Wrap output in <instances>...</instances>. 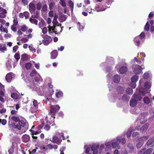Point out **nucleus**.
Returning a JSON list of instances; mask_svg holds the SVG:
<instances>
[{"mask_svg":"<svg viewBox=\"0 0 154 154\" xmlns=\"http://www.w3.org/2000/svg\"><path fill=\"white\" fill-rule=\"evenodd\" d=\"M60 108V107L58 105H51L50 106V112H49V115L51 116V117L53 119V120L49 122L51 126H53L54 125L55 115L56 112L58 111Z\"/></svg>","mask_w":154,"mask_h":154,"instance_id":"1","label":"nucleus"},{"mask_svg":"<svg viewBox=\"0 0 154 154\" xmlns=\"http://www.w3.org/2000/svg\"><path fill=\"white\" fill-rule=\"evenodd\" d=\"M14 127L15 129L20 130L22 128H23V132H25L28 129V124L26 121L24 120H20L18 124L14 123Z\"/></svg>","mask_w":154,"mask_h":154,"instance_id":"2","label":"nucleus"},{"mask_svg":"<svg viewBox=\"0 0 154 154\" xmlns=\"http://www.w3.org/2000/svg\"><path fill=\"white\" fill-rule=\"evenodd\" d=\"M47 27L48 28V31L49 33H55L56 34H60L61 32L63 27H62L61 24H60L53 26H50L49 25Z\"/></svg>","mask_w":154,"mask_h":154,"instance_id":"3","label":"nucleus"},{"mask_svg":"<svg viewBox=\"0 0 154 154\" xmlns=\"http://www.w3.org/2000/svg\"><path fill=\"white\" fill-rule=\"evenodd\" d=\"M32 29L30 28L26 31V34H29L27 35H24V36H27V38L23 37L20 40L22 43H24L28 41L29 38H31L32 37V35L31 33L32 32Z\"/></svg>","mask_w":154,"mask_h":154,"instance_id":"4","label":"nucleus"},{"mask_svg":"<svg viewBox=\"0 0 154 154\" xmlns=\"http://www.w3.org/2000/svg\"><path fill=\"white\" fill-rule=\"evenodd\" d=\"M43 38L44 40L43 42L45 45H48L52 41L51 38L47 35H44Z\"/></svg>","mask_w":154,"mask_h":154,"instance_id":"5","label":"nucleus"},{"mask_svg":"<svg viewBox=\"0 0 154 154\" xmlns=\"http://www.w3.org/2000/svg\"><path fill=\"white\" fill-rule=\"evenodd\" d=\"M106 9V8L105 7L102 3L98 5L95 8V10L97 12L103 11Z\"/></svg>","mask_w":154,"mask_h":154,"instance_id":"6","label":"nucleus"},{"mask_svg":"<svg viewBox=\"0 0 154 154\" xmlns=\"http://www.w3.org/2000/svg\"><path fill=\"white\" fill-rule=\"evenodd\" d=\"M99 145L94 144L92 145L91 149L93 151V154H97L98 152L97 149H99Z\"/></svg>","mask_w":154,"mask_h":154,"instance_id":"7","label":"nucleus"},{"mask_svg":"<svg viewBox=\"0 0 154 154\" xmlns=\"http://www.w3.org/2000/svg\"><path fill=\"white\" fill-rule=\"evenodd\" d=\"M113 1V0H104L102 4L106 8L110 7V6Z\"/></svg>","mask_w":154,"mask_h":154,"instance_id":"8","label":"nucleus"},{"mask_svg":"<svg viewBox=\"0 0 154 154\" xmlns=\"http://www.w3.org/2000/svg\"><path fill=\"white\" fill-rule=\"evenodd\" d=\"M126 149L128 152L130 153H132L134 150V147L133 144L130 143L128 144Z\"/></svg>","mask_w":154,"mask_h":154,"instance_id":"9","label":"nucleus"},{"mask_svg":"<svg viewBox=\"0 0 154 154\" xmlns=\"http://www.w3.org/2000/svg\"><path fill=\"white\" fill-rule=\"evenodd\" d=\"M146 148H144L140 151V153L142 154L145 153V154H149L152 150V149L151 148L148 149L146 151Z\"/></svg>","mask_w":154,"mask_h":154,"instance_id":"10","label":"nucleus"},{"mask_svg":"<svg viewBox=\"0 0 154 154\" xmlns=\"http://www.w3.org/2000/svg\"><path fill=\"white\" fill-rule=\"evenodd\" d=\"M11 97L15 100H19L21 97V96H20V95L17 93L14 92L11 93Z\"/></svg>","mask_w":154,"mask_h":154,"instance_id":"11","label":"nucleus"},{"mask_svg":"<svg viewBox=\"0 0 154 154\" xmlns=\"http://www.w3.org/2000/svg\"><path fill=\"white\" fill-rule=\"evenodd\" d=\"M61 141V139H60L57 136H54L53 137L52 142L54 143H56L59 145L60 144Z\"/></svg>","mask_w":154,"mask_h":154,"instance_id":"12","label":"nucleus"},{"mask_svg":"<svg viewBox=\"0 0 154 154\" xmlns=\"http://www.w3.org/2000/svg\"><path fill=\"white\" fill-rule=\"evenodd\" d=\"M149 127L148 123H146L141 127L140 129V132H145Z\"/></svg>","mask_w":154,"mask_h":154,"instance_id":"13","label":"nucleus"},{"mask_svg":"<svg viewBox=\"0 0 154 154\" xmlns=\"http://www.w3.org/2000/svg\"><path fill=\"white\" fill-rule=\"evenodd\" d=\"M22 139L23 142L26 143L30 140V137L29 135L25 134L22 136Z\"/></svg>","mask_w":154,"mask_h":154,"instance_id":"14","label":"nucleus"},{"mask_svg":"<svg viewBox=\"0 0 154 154\" xmlns=\"http://www.w3.org/2000/svg\"><path fill=\"white\" fill-rule=\"evenodd\" d=\"M128 70L127 67L125 66H122L120 67L119 69V71L120 73L124 74L127 72Z\"/></svg>","mask_w":154,"mask_h":154,"instance_id":"15","label":"nucleus"},{"mask_svg":"<svg viewBox=\"0 0 154 154\" xmlns=\"http://www.w3.org/2000/svg\"><path fill=\"white\" fill-rule=\"evenodd\" d=\"M29 9L30 12L32 11V12H35V7L34 4L33 3H30L29 5Z\"/></svg>","mask_w":154,"mask_h":154,"instance_id":"16","label":"nucleus"},{"mask_svg":"<svg viewBox=\"0 0 154 154\" xmlns=\"http://www.w3.org/2000/svg\"><path fill=\"white\" fill-rule=\"evenodd\" d=\"M67 18V16L65 15H61L58 18L59 21L62 22L65 21Z\"/></svg>","mask_w":154,"mask_h":154,"instance_id":"17","label":"nucleus"},{"mask_svg":"<svg viewBox=\"0 0 154 154\" xmlns=\"http://www.w3.org/2000/svg\"><path fill=\"white\" fill-rule=\"evenodd\" d=\"M133 96L134 99L137 101L140 100L142 98L140 94L138 93L134 94Z\"/></svg>","mask_w":154,"mask_h":154,"instance_id":"18","label":"nucleus"},{"mask_svg":"<svg viewBox=\"0 0 154 154\" xmlns=\"http://www.w3.org/2000/svg\"><path fill=\"white\" fill-rule=\"evenodd\" d=\"M58 53L57 50H54L51 52V58L52 59H55L57 56Z\"/></svg>","mask_w":154,"mask_h":154,"instance_id":"19","label":"nucleus"},{"mask_svg":"<svg viewBox=\"0 0 154 154\" xmlns=\"http://www.w3.org/2000/svg\"><path fill=\"white\" fill-rule=\"evenodd\" d=\"M113 80L115 83H118L120 80V75H115L113 77Z\"/></svg>","mask_w":154,"mask_h":154,"instance_id":"20","label":"nucleus"},{"mask_svg":"<svg viewBox=\"0 0 154 154\" xmlns=\"http://www.w3.org/2000/svg\"><path fill=\"white\" fill-rule=\"evenodd\" d=\"M12 78V74L10 73L7 74L5 76V79L8 82H11Z\"/></svg>","mask_w":154,"mask_h":154,"instance_id":"21","label":"nucleus"},{"mask_svg":"<svg viewBox=\"0 0 154 154\" xmlns=\"http://www.w3.org/2000/svg\"><path fill=\"white\" fill-rule=\"evenodd\" d=\"M120 143V141L119 139H117L115 141L112 143V145L113 147L116 148L119 147V144Z\"/></svg>","mask_w":154,"mask_h":154,"instance_id":"22","label":"nucleus"},{"mask_svg":"<svg viewBox=\"0 0 154 154\" xmlns=\"http://www.w3.org/2000/svg\"><path fill=\"white\" fill-rule=\"evenodd\" d=\"M136 66L138 67L135 68L133 71L135 74H138L141 72V70L140 69V65H137Z\"/></svg>","mask_w":154,"mask_h":154,"instance_id":"23","label":"nucleus"},{"mask_svg":"<svg viewBox=\"0 0 154 154\" xmlns=\"http://www.w3.org/2000/svg\"><path fill=\"white\" fill-rule=\"evenodd\" d=\"M29 20L32 24H34L36 25H38V20H36V19L30 17L29 18Z\"/></svg>","mask_w":154,"mask_h":154,"instance_id":"24","label":"nucleus"},{"mask_svg":"<svg viewBox=\"0 0 154 154\" xmlns=\"http://www.w3.org/2000/svg\"><path fill=\"white\" fill-rule=\"evenodd\" d=\"M137 101L134 99H132L130 101V105L131 106L134 107L137 105Z\"/></svg>","mask_w":154,"mask_h":154,"instance_id":"25","label":"nucleus"},{"mask_svg":"<svg viewBox=\"0 0 154 154\" xmlns=\"http://www.w3.org/2000/svg\"><path fill=\"white\" fill-rule=\"evenodd\" d=\"M33 103L34 106L35 107V111L37 110L38 108V104L37 101L36 100H34L33 101Z\"/></svg>","mask_w":154,"mask_h":154,"instance_id":"26","label":"nucleus"},{"mask_svg":"<svg viewBox=\"0 0 154 154\" xmlns=\"http://www.w3.org/2000/svg\"><path fill=\"white\" fill-rule=\"evenodd\" d=\"M31 17L32 18H34L36 19H38L39 17V15L38 12L37 11L34 12L33 14L31 15Z\"/></svg>","mask_w":154,"mask_h":154,"instance_id":"27","label":"nucleus"},{"mask_svg":"<svg viewBox=\"0 0 154 154\" xmlns=\"http://www.w3.org/2000/svg\"><path fill=\"white\" fill-rule=\"evenodd\" d=\"M134 78H131V82H130V86L133 88H134L136 87V82H133Z\"/></svg>","mask_w":154,"mask_h":154,"instance_id":"28","label":"nucleus"},{"mask_svg":"<svg viewBox=\"0 0 154 154\" xmlns=\"http://www.w3.org/2000/svg\"><path fill=\"white\" fill-rule=\"evenodd\" d=\"M130 98V97L128 96L126 94H124L122 98V99L123 101H129Z\"/></svg>","mask_w":154,"mask_h":154,"instance_id":"29","label":"nucleus"},{"mask_svg":"<svg viewBox=\"0 0 154 154\" xmlns=\"http://www.w3.org/2000/svg\"><path fill=\"white\" fill-rule=\"evenodd\" d=\"M139 36L136 37L134 39L135 44L136 45L139 46L140 44V40L139 39Z\"/></svg>","mask_w":154,"mask_h":154,"instance_id":"30","label":"nucleus"},{"mask_svg":"<svg viewBox=\"0 0 154 154\" xmlns=\"http://www.w3.org/2000/svg\"><path fill=\"white\" fill-rule=\"evenodd\" d=\"M29 131L31 132V134L32 135L39 134L41 132V131H35L31 129Z\"/></svg>","mask_w":154,"mask_h":154,"instance_id":"31","label":"nucleus"},{"mask_svg":"<svg viewBox=\"0 0 154 154\" xmlns=\"http://www.w3.org/2000/svg\"><path fill=\"white\" fill-rule=\"evenodd\" d=\"M63 95V93L61 91H59L58 92L56 93V96L57 98L62 97Z\"/></svg>","mask_w":154,"mask_h":154,"instance_id":"32","label":"nucleus"},{"mask_svg":"<svg viewBox=\"0 0 154 154\" xmlns=\"http://www.w3.org/2000/svg\"><path fill=\"white\" fill-rule=\"evenodd\" d=\"M68 4L70 8L71 9V11L72 12L73 9V3L72 1L70 0L69 1Z\"/></svg>","mask_w":154,"mask_h":154,"instance_id":"33","label":"nucleus"},{"mask_svg":"<svg viewBox=\"0 0 154 154\" xmlns=\"http://www.w3.org/2000/svg\"><path fill=\"white\" fill-rule=\"evenodd\" d=\"M149 138V137L148 136H146L141 137L139 138V140L140 141H143L144 142V141L147 140Z\"/></svg>","mask_w":154,"mask_h":154,"instance_id":"34","label":"nucleus"},{"mask_svg":"<svg viewBox=\"0 0 154 154\" xmlns=\"http://www.w3.org/2000/svg\"><path fill=\"white\" fill-rule=\"evenodd\" d=\"M32 64L30 63H26L25 66L26 69H30L31 68Z\"/></svg>","mask_w":154,"mask_h":154,"instance_id":"35","label":"nucleus"},{"mask_svg":"<svg viewBox=\"0 0 154 154\" xmlns=\"http://www.w3.org/2000/svg\"><path fill=\"white\" fill-rule=\"evenodd\" d=\"M45 22L42 19L40 22L38 23L39 27L40 28L43 27L45 25Z\"/></svg>","mask_w":154,"mask_h":154,"instance_id":"36","label":"nucleus"},{"mask_svg":"<svg viewBox=\"0 0 154 154\" xmlns=\"http://www.w3.org/2000/svg\"><path fill=\"white\" fill-rule=\"evenodd\" d=\"M144 103L146 104H149L150 103L149 99L147 97H145L143 99Z\"/></svg>","mask_w":154,"mask_h":154,"instance_id":"37","label":"nucleus"},{"mask_svg":"<svg viewBox=\"0 0 154 154\" xmlns=\"http://www.w3.org/2000/svg\"><path fill=\"white\" fill-rule=\"evenodd\" d=\"M28 59L27 55L26 54H24L21 55V59L23 61L26 60Z\"/></svg>","mask_w":154,"mask_h":154,"instance_id":"38","label":"nucleus"},{"mask_svg":"<svg viewBox=\"0 0 154 154\" xmlns=\"http://www.w3.org/2000/svg\"><path fill=\"white\" fill-rule=\"evenodd\" d=\"M154 142V138H152L149 139L147 141L146 144L147 146H149L151 144Z\"/></svg>","mask_w":154,"mask_h":154,"instance_id":"39","label":"nucleus"},{"mask_svg":"<svg viewBox=\"0 0 154 154\" xmlns=\"http://www.w3.org/2000/svg\"><path fill=\"white\" fill-rule=\"evenodd\" d=\"M4 89V86L2 85H0V95L4 96V93L2 91Z\"/></svg>","mask_w":154,"mask_h":154,"instance_id":"40","label":"nucleus"},{"mask_svg":"<svg viewBox=\"0 0 154 154\" xmlns=\"http://www.w3.org/2000/svg\"><path fill=\"white\" fill-rule=\"evenodd\" d=\"M66 0H60V3L61 6L64 8L66 7Z\"/></svg>","mask_w":154,"mask_h":154,"instance_id":"41","label":"nucleus"},{"mask_svg":"<svg viewBox=\"0 0 154 154\" xmlns=\"http://www.w3.org/2000/svg\"><path fill=\"white\" fill-rule=\"evenodd\" d=\"M0 30L2 32H4L7 33L8 30L6 28H5L2 25L0 27Z\"/></svg>","mask_w":154,"mask_h":154,"instance_id":"42","label":"nucleus"},{"mask_svg":"<svg viewBox=\"0 0 154 154\" xmlns=\"http://www.w3.org/2000/svg\"><path fill=\"white\" fill-rule=\"evenodd\" d=\"M143 141H140L136 145V147L137 149L140 148L143 145Z\"/></svg>","mask_w":154,"mask_h":154,"instance_id":"43","label":"nucleus"},{"mask_svg":"<svg viewBox=\"0 0 154 154\" xmlns=\"http://www.w3.org/2000/svg\"><path fill=\"white\" fill-rule=\"evenodd\" d=\"M84 148L85 149V152L87 154L88 153L90 150V147L88 145H85Z\"/></svg>","mask_w":154,"mask_h":154,"instance_id":"44","label":"nucleus"},{"mask_svg":"<svg viewBox=\"0 0 154 154\" xmlns=\"http://www.w3.org/2000/svg\"><path fill=\"white\" fill-rule=\"evenodd\" d=\"M144 87L147 89L151 87V83L149 82H146L144 83Z\"/></svg>","mask_w":154,"mask_h":154,"instance_id":"45","label":"nucleus"},{"mask_svg":"<svg viewBox=\"0 0 154 154\" xmlns=\"http://www.w3.org/2000/svg\"><path fill=\"white\" fill-rule=\"evenodd\" d=\"M28 29V27L25 25L22 26L21 27L20 30L23 32H24L26 31V30Z\"/></svg>","mask_w":154,"mask_h":154,"instance_id":"46","label":"nucleus"},{"mask_svg":"<svg viewBox=\"0 0 154 154\" xmlns=\"http://www.w3.org/2000/svg\"><path fill=\"white\" fill-rule=\"evenodd\" d=\"M11 119L16 122H19V121L20 120L19 118L18 117L15 116H12L11 117Z\"/></svg>","mask_w":154,"mask_h":154,"instance_id":"47","label":"nucleus"},{"mask_svg":"<svg viewBox=\"0 0 154 154\" xmlns=\"http://www.w3.org/2000/svg\"><path fill=\"white\" fill-rule=\"evenodd\" d=\"M133 91L132 88H128L126 90V92L129 94H132L133 93Z\"/></svg>","mask_w":154,"mask_h":154,"instance_id":"48","label":"nucleus"},{"mask_svg":"<svg viewBox=\"0 0 154 154\" xmlns=\"http://www.w3.org/2000/svg\"><path fill=\"white\" fill-rule=\"evenodd\" d=\"M19 52L18 51V52L16 53L14 55V57L17 61H18L20 58V55Z\"/></svg>","mask_w":154,"mask_h":154,"instance_id":"49","label":"nucleus"},{"mask_svg":"<svg viewBox=\"0 0 154 154\" xmlns=\"http://www.w3.org/2000/svg\"><path fill=\"white\" fill-rule=\"evenodd\" d=\"M42 7V4L40 2H38L36 5V8L37 10L39 11Z\"/></svg>","mask_w":154,"mask_h":154,"instance_id":"50","label":"nucleus"},{"mask_svg":"<svg viewBox=\"0 0 154 154\" xmlns=\"http://www.w3.org/2000/svg\"><path fill=\"white\" fill-rule=\"evenodd\" d=\"M132 130H129L127 131L126 136L127 137H130L132 134Z\"/></svg>","mask_w":154,"mask_h":154,"instance_id":"51","label":"nucleus"},{"mask_svg":"<svg viewBox=\"0 0 154 154\" xmlns=\"http://www.w3.org/2000/svg\"><path fill=\"white\" fill-rule=\"evenodd\" d=\"M149 24L148 23V22L146 23L144 29L146 31H148L149 29Z\"/></svg>","mask_w":154,"mask_h":154,"instance_id":"52","label":"nucleus"},{"mask_svg":"<svg viewBox=\"0 0 154 154\" xmlns=\"http://www.w3.org/2000/svg\"><path fill=\"white\" fill-rule=\"evenodd\" d=\"M120 141V143H121L122 145L125 144L126 143V140L125 138H122L121 139H119Z\"/></svg>","mask_w":154,"mask_h":154,"instance_id":"53","label":"nucleus"},{"mask_svg":"<svg viewBox=\"0 0 154 154\" xmlns=\"http://www.w3.org/2000/svg\"><path fill=\"white\" fill-rule=\"evenodd\" d=\"M23 13L25 18L26 19L28 18L30 14L27 11H25Z\"/></svg>","mask_w":154,"mask_h":154,"instance_id":"54","label":"nucleus"},{"mask_svg":"<svg viewBox=\"0 0 154 154\" xmlns=\"http://www.w3.org/2000/svg\"><path fill=\"white\" fill-rule=\"evenodd\" d=\"M9 154H14V148L12 147L11 148L8 150Z\"/></svg>","mask_w":154,"mask_h":154,"instance_id":"55","label":"nucleus"},{"mask_svg":"<svg viewBox=\"0 0 154 154\" xmlns=\"http://www.w3.org/2000/svg\"><path fill=\"white\" fill-rule=\"evenodd\" d=\"M36 73V71L35 70H33L30 73V76L31 77H33L35 75Z\"/></svg>","mask_w":154,"mask_h":154,"instance_id":"56","label":"nucleus"},{"mask_svg":"<svg viewBox=\"0 0 154 154\" xmlns=\"http://www.w3.org/2000/svg\"><path fill=\"white\" fill-rule=\"evenodd\" d=\"M104 148V145L103 144H102L100 146L98 152L99 153H100L102 151V150Z\"/></svg>","mask_w":154,"mask_h":154,"instance_id":"57","label":"nucleus"},{"mask_svg":"<svg viewBox=\"0 0 154 154\" xmlns=\"http://www.w3.org/2000/svg\"><path fill=\"white\" fill-rule=\"evenodd\" d=\"M53 23V26H55V25H59L60 23L58 22L57 20V19H54L52 21Z\"/></svg>","mask_w":154,"mask_h":154,"instance_id":"58","label":"nucleus"},{"mask_svg":"<svg viewBox=\"0 0 154 154\" xmlns=\"http://www.w3.org/2000/svg\"><path fill=\"white\" fill-rule=\"evenodd\" d=\"M132 78H134L133 82H136L138 80V76L135 75Z\"/></svg>","mask_w":154,"mask_h":154,"instance_id":"59","label":"nucleus"},{"mask_svg":"<svg viewBox=\"0 0 154 154\" xmlns=\"http://www.w3.org/2000/svg\"><path fill=\"white\" fill-rule=\"evenodd\" d=\"M16 26L14 25H12L11 26V30L13 32H15L17 31V28L16 27Z\"/></svg>","mask_w":154,"mask_h":154,"instance_id":"60","label":"nucleus"},{"mask_svg":"<svg viewBox=\"0 0 154 154\" xmlns=\"http://www.w3.org/2000/svg\"><path fill=\"white\" fill-rule=\"evenodd\" d=\"M47 5L45 4L43 5L42 8V10L44 12H45L47 11Z\"/></svg>","mask_w":154,"mask_h":154,"instance_id":"61","label":"nucleus"},{"mask_svg":"<svg viewBox=\"0 0 154 154\" xmlns=\"http://www.w3.org/2000/svg\"><path fill=\"white\" fill-rule=\"evenodd\" d=\"M7 50L6 47L5 46L0 47V51L3 52H4L5 51H6Z\"/></svg>","mask_w":154,"mask_h":154,"instance_id":"62","label":"nucleus"},{"mask_svg":"<svg viewBox=\"0 0 154 154\" xmlns=\"http://www.w3.org/2000/svg\"><path fill=\"white\" fill-rule=\"evenodd\" d=\"M18 48L19 47L17 45H15L13 47V52L14 53L16 52L17 50L18 49Z\"/></svg>","mask_w":154,"mask_h":154,"instance_id":"63","label":"nucleus"},{"mask_svg":"<svg viewBox=\"0 0 154 154\" xmlns=\"http://www.w3.org/2000/svg\"><path fill=\"white\" fill-rule=\"evenodd\" d=\"M149 77V74L148 73H145L143 75V77L145 79H146Z\"/></svg>","mask_w":154,"mask_h":154,"instance_id":"64","label":"nucleus"}]
</instances>
